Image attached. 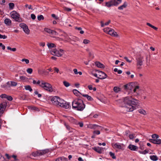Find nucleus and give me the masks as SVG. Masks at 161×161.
<instances>
[{
  "instance_id": "obj_25",
  "label": "nucleus",
  "mask_w": 161,
  "mask_h": 161,
  "mask_svg": "<svg viewBox=\"0 0 161 161\" xmlns=\"http://www.w3.org/2000/svg\"><path fill=\"white\" fill-rule=\"evenodd\" d=\"M47 45V46L49 48H53V47H55V45L53 43H48Z\"/></svg>"
},
{
  "instance_id": "obj_42",
  "label": "nucleus",
  "mask_w": 161,
  "mask_h": 161,
  "mask_svg": "<svg viewBox=\"0 0 161 161\" xmlns=\"http://www.w3.org/2000/svg\"><path fill=\"white\" fill-rule=\"evenodd\" d=\"M7 48L8 50H10L14 52L16 50V49L15 48H11L9 46L7 47Z\"/></svg>"
},
{
  "instance_id": "obj_4",
  "label": "nucleus",
  "mask_w": 161,
  "mask_h": 161,
  "mask_svg": "<svg viewBox=\"0 0 161 161\" xmlns=\"http://www.w3.org/2000/svg\"><path fill=\"white\" fill-rule=\"evenodd\" d=\"M40 87L43 88L44 90L50 92L53 91V88L51 85L44 81L42 82V84L40 85Z\"/></svg>"
},
{
  "instance_id": "obj_64",
  "label": "nucleus",
  "mask_w": 161,
  "mask_h": 161,
  "mask_svg": "<svg viewBox=\"0 0 161 161\" xmlns=\"http://www.w3.org/2000/svg\"><path fill=\"white\" fill-rule=\"evenodd\" d=\"M130 132L129 130H126L125 132V135L127 136L130 133Z\"/></svg>"
},
{
  "instance_id": "obj_40",
  "label": "nucleus",
  "mask_w": 161,
  "mask_h": 161,
  "mask_svg": "<svg viewBox=\"0 0 161 161\" xmlns=\"http://www.w3.org/2000/svg\"><path fill=\"white\" fill-rule=\"evenodd\" d=\"M109 154L112 158L113 159L116 158V157L114 155V154L112 152H109Z\"/></svg>"
},
{
  "instance_id": "obj_26",
  "label": "nucleus",
  "mask_w": 161,
  "mask_h": 161,
  "mask_svg": "<svg viewBox=\"0 0 161 161\" xmlns=\"http://www.w3.org/2000/svg\"><path fill=\"white\" fill-rule=\"evenodd\" d=\"M147 25H148V26L150 27H151L152 28L154 29V30H158V28L156 27H155V26H153V25L151 24L150 23H147Z\"/></svg>"
},
{
  "instance_id": "obj_27",
  "label": "nucleus",
  "mask_w": 161,
  "mask_h": 161,
  "mask_svg": "<svg viewBox=\"0 0 161 161\" xmlns=\"http://www.w3.org/2000/svg\"><path fill=\"white\" fill-rule=\"evenodd\" d=\"M114 91L116 92H118L120 91V89L117 86H115L114 88Z\"/></svg>"
},
{
  "instance_id": "obj_8",
  "label": "nucleus",
  "mask_w": 161,
  "mask_h": 161,
  "mask_svg": "<svg viewBox=\"0 0 161 161\" xmlns=\"http://www.w3.org/2000/svg\"><path fill=\"white\" fill-rule=\"evenodd\" d=\"M143 58L142 56H140V57L137 59H136L137 61V66L138 69H141V67H140L143 64Z\"/></svg>"
},
{
  "instance_id": "obj_21",
  "label": "nucleus",
  "mask_w": 161,
  "mask_h": 161,
  "mask_svg": "<svg viewBox=\"0 0 161 161\" xmlns=\"http://www.w3.org/2000/svg\"><path fill=\"white\" fill-rule=\"evenodd\" d=\"M127 6V4L125 3L123 5L119 7L118 9L119 10H123Z\"/></svg>"
},
{
  "instance_id": "obj_17",
  "label": "nucleus",
  "mask_w": 161,
  "mask_h": 161,
  "mask_svg": "<svg viewBox=\"0 0 161 161\" xmlns=\"http://www.w3.org/2000/svg\"><path fill=\"white\" fill-rule=\"evenodd\" d=\"M95 65L99 68H104V65L101 64L100 63L98 62H96L95 63Z\"/></svg>"
},
{
  "instance_id": "obj_7",
  "label": "nucleus",
  "mask_w": 161,
  "mask_h": 161,
  "mask_svg": "<svg viewBox=\"0 0 161 161\" xmlns=\"http://www.w3.org/2000/svg\"><path fill=\"white\" fill-rule=\"evenodd\" d=\"M11 16L16 21L20 22L21 21V19L19 17V14L15 11L12 12L11 14Z\"/></svg>"
},
{
  "instance_id": "obj_52",
  "label": "nucleus",
  "mask_w": 161,
  "mask_h": 161,
  "mask_svg": "<svg viewBox=\"0 0 161 161\" xmlns=\"http://www.w3.org/2000/svg\"><path fill=\"white\" fill-rule=\"evenodd\" d=\"M93 133L94 134L99 135L100 134V132L99 130H95L93 131Z\"/></svg>"
},
{
  "instance_id": "obj_24",
  "label": "nucleus",
  "mask_w": 161,
  "mask_h": 161,
  "mask_svg": "<svg viewBox=\"0 0 161 161\" xmlns=\"http://www.w3.org/2000/svg\"><path fill=\"white\" fill-rule=\"evenodd\" d=\"M25 89L27 90H29L30 92H31L32 91V88L29 85L26 86H25Z\"/></svg>"
},
{
  "instance_id": "obj_29",
  "label": "nucleus",
  "mask_w": 161,
  "mask_h": 161,
  "mask_svg": "<svg viewBox=\"0 0 161 161\" xmlns=\"http://www.w3.org/2000/svg\"><path fill=\"white\" fill-rule=\"evenodd\" d=\"M75 29L78 31H80V34H83L84 33V31H83L82 30V28L80 27H75Z\"/></svg>"
},
{
  "instance_id": "obj_6",
  "label": "nucleus",
  "mask_w": 161,
  "mask_h": 161,
  "mask_svg": "<svg viewBox=\"0 0 161 161\" xmlns=\"http://www.w3.org/2000/svg\"><path fill=\"white\" fill-rule=\"evenodd\" d=\"M63 51L64 50H63L60 49L58 50H57L56 49H54L51 50V53L53 55L59 57L62 55Z\"/></svg>"
},
{
  "instance_id": "obj_57",
  "label": "nucleus",
  "mask_w": 161,
  "mask_h": 161,
  "mask_svg": "<svg viewBox=\"0 0 161 161\" xmlns=\"http://www.w3.org/2000/svg\"><path fill=\"white\" fill-rule=\"evenodd\" d=\"M7 96V95L5 94H3L0 96V97L1 98H6Z\"/></svg>"
},
{
  "instance_id": "obj_22",
  "label": "nucleus",
  "mask_w": 161,
  "mask_h": 161,
  "mask_svg": "<svg viewBox=\"0 0 161 161\" xmlns=\"http://www.w3.org/2000/svg\"><path fill=\"white\" fill-rule=\"evenodd\" d=\"M56 161H68V159L64 158H59L57 159Z\"/></svg>"
},
{
  "instance_id": "obj_37",
  "label": "nucleus",
  "mask_w": 161,
  "mask_h": 161,
  "mask_svg": "<svg viewBox=\"0 0 161 161\" xmlns=\"http://www.w3.org/2000/svg\"><path fill=\"white\" fill-rule=\"evenodd\" d=\"M114 72H117L118 74H121L122 73V71L121 70H118L117 68H115L114 69Z\"/></svg>"
},
{
  "instance_id": "obj_38",
  "label": "nucleus",
  "mask_w": 161,
  "mask_h": 161,
  "mask_svg": "<svg viewBox=\"0 0 161 161\" xmlns=\"http://www.w3.org/2000/svg\"><path fill=\"white\" fill-rule=\"evenodd\" d=\"M152 137L153 138V139H157L159 137L156 134L152 135Z\"/></svg>"
},
{
  "instance_id": "obj_28",
  "label": "nucleus",
  "mask_w": 161,
  "mask_h": 161,
  "mask_svg": "<svg viewBox=\"0 0 161 161\" xmlns=\"http://www.w3.org/2000/svg\"><path fill=\"white\" fill-rule=\"evenodd\" d=\"M73 92L74 94L76 96L79 95V94L80 93L79 91L76 89H74Z\"/></svg>"
},
{
  "instance_id": "obj_43",
  "label": "nucleus",
  "mask_w": 161,
  "mask_h": 161,
  "mask_svg": "<svg viewBox=\"0 0 161 161\" xmlns=\"http://www.w3.org/2000/svg\"><path fill=\"white\" fill-rule=\"evenodd\" d=\"M63 8L64 10L68 12H70L71 11V8H67V7H64Z\"/></svg>"
},
{
  "instance_id": "obj_20",
  "label": "nucleus",
  "mask_w": 161,
  "mask_h": 161,
  "mask_svg": "<svg viewBox=\"0 0 161 161\" xmlns=\"http://www.w3.org/2000/svg\"><path fill=\"white\" fill-rule=\"evenodd\" d=\"M150 158L153 161H157L158 159V157L156 155L150 156Z\"/></svg>"
},
{
  "instance_id": "obj_55",
  "label": "nucleus",
  "mask_w": 161,
  "mask_h": 161,
  "mask_svg": "<svg viewBox=\"0 0 161 161\" xmlns=\"http://www.w3.org/2000/svg\"><path fill=\"white\" fill-rule=\"evenodd\" d=\"M6 98L9 101H12L13 99V98L12 97L10 96H7Z\"/></svg>"
},
{
  "instance_id": "obj_10",
  "label": "nucleus",
  "mask_w": 161,
  "mask_h": 161,
  "mask_svg": "<svg viewBox=\"0 0 161 161\" xmlns=\"http://www.w3.org/2000/svg\"><path fill=\"white\" fill-rule=\"evenodd\" d=\"M44 31L48 33L53 35H56L58 34V33L56 31L52 30L47 28H45L44 29Z\"/></svg>"
},
{
  "instance_id": "obj_63",
  "label": "nucleus",
  "mask_w": 161,
  "mask_h": 161,
  "mask_svg": "<svg viewBox=\"0 0 161 161\" xmlns=\"http://www.w3.org/2000/svg\"><path fill=\"white\" fill-rule=\"evenodd\" d=\"M124 59L127 62L129 63H131V60H129L127 57H124Z\"/></svg>"
},
{
  "instance_id": "obj_41",
  "label": "nucleus",
  "mask_w": 161,
  "mask_h": 161,
  "mask_svg": "<svg viewBox=\"0 0 161 161\" xmlns=\"http://www.w3.org/2000/svg\"><path fill=\"white\" fill-rule=\"evenodd\" d=\"M17 85V83L16 82L11 81L10 82V86H16Z\"/></svg>"
},
{
  "instance_id": "obj_15",
  "label": "nucleus",
  "mask_w": 161,
  "mask_h": 161,
  "mask_svg": "<svg viewBox=\"0 0 161 161\" xmlns=\"http://www.w3.org/2000/svg\"><path fill=\"white\" fill-rule=\"evenodd\" d=\"M4 22L5 24L7 25H10L11 24V21L9 19H6L4 20Z\"/></svg>"
},
{
  "instance_id": "obj_44",
  "label": "nucleus",
  "mask_w": 161,
  "mask_h": 161,
  "mask_svg": "<svg viewBox=\"0 0 161 161\" xmlns=\"http://www.w3.org/2000/svg\"><path fill=\"white\" fill-rule=\"evenodd\" d=\"M20 26L23 29L25 28V27H26L27 26L24 23H21L20 24Z\"/></svg>"
},
{
  "instance_id": "obj_60",
  "label": "nucleus",
  "mask_w": 161,
  "mask_h": 161,
  "mask_svg": "<svg viewBox=\"0 0 161 161\" xmlns=\"http://www.w3.org/2000/svg\"><path fill=\"white\" fill-rule=\"evenodd\" d=\"M31 17L33 19H35L36 18L35 15L33 14H31Z\"/></svg>"
},
{
  "instance_id": "obj_5",
  "label": "nucleus",
  "mask_w": 161,
  "mask_h": 161,
  "mask_svg": "<svg viewBox=\"0 0 161 161\" xmlns=\"http://www.w3.org/2000/svg\"><path fill=\"white\" fill-rule=\"evenodd\" d=\"M49 152L48 149H45L42 150H40L33 152L32 153V156L35 157L36 156H40L46 154Z\"/></svg>"
},
{
  "instance_id": "obj_59",
  "label": "nucleus",
  "mask_w": 161,
  "mask_h": 161,
  "mask_svg": "<svg viewBox=\"0 0 161 161\" xmlns=\"http://www.w3.org/2000/svg\"><path fill=\"white\" fill-rule=\"evenodd\" d=\"M0 161H5L4 160V158L1 156L0 154Z\"/></svg>"
},
{
  "instance_id": "obj_61",
  "label": "nucleus",
  "mask_w": 161,
  "mask_h": 161,
  "mask_svg": "<svg viewBox=\"0 0 161 161\" xmlns=\"http://www.w3.org/2000/svg\"><path fill=\"white\" fill-rule=\"evenodd\" d=\"M87 99L89 101H92L93 100V98L90 96L89 95H88L86 97Z\"/></svg>"
},
{
  "instance_id": "obj_16",
  "label": "nucleus",
  "mask_w": 161,
  "mask_h": 161,
  "mask_svg": "<svg viewBox=\"0 0 161 161\" xmlns=\"http://www.w3.org/2000/svg\"><path fill=\"white\" fill-rule=\"evenodd\" d=\"M64 125L66 126L68 130L69 131V132H73V130H74L71 128L66 123H64Z\"/></svg>"
},
{
  "instance_id": "obj_18",
  "label": "nucleus",
  "mask_w": 161,
  "mask_h": 161,
  "mask_svg": "<svg viewBox=\"0 0 161 161\" xmlns=\"http://www.w3.org/2000/svg\"><path fill=\"white\" fill-rule=\"evenodd\" d=\"M114 3V6H117L122 1V0H112Z\"/></svg>"
},
{
  "instance_id": "obj_23",
  "label": "nucleus",
  "mask_w": 161,
  "mask_h": 161,
  "mask_svg": "<svg viewBox=\"0 0 161 161\" xmlns=\"http://www.w3.org/2000/svg\"><path fill=\"white\" fill-rule=\"evenodd\" d=\"M23 30L27 34H29L30 30L29 29L27 26L26 27H25V28L23 29Z\"/></svg>"
},
{
  "instance_id": "obj_3",
  "label": "nucleus",
  "mask_w": 161,
  "mask_h": 161,
  "mask_svg": "<svg viewBox=\"0 0 161 161\" xmlns=\"http://www.w3.org/2000/svg\"><path fill=\"white\" fill-rule=\"evenodd\" d=\"M72 106L74 109L82 111L85 108V105L82 100L78 99H75L72 102Z\"/></svg>"
},
{
  "instance_id": "obj_54",
  "label": "nucleus",
  "mask_w": 161,
  "mask_h": 161,
  "mask_svg": "<svg viewBox=\"0 0 161 161\" xmlns=\"http://www.w3.org/2000/svg\"><path fill=\"white\" fill-rule=\"evenodd\" d=\"M150 142L154 144H156V139H151L150 140Z\"/></svg>"
},
{
  "instance_id": "obj_39",
  "label": "nucleus",
  "mask_w": 161,
  "mask_h": 161,
  "mask_svg": "<svg viewBox=\"0 0 161 161\" xmlns=\"http://www.w3.org/2000/svg\"><path fill=\"white\" fill-rule=\"evenodd\" d=\"M21 61L22 62H25V63L26 64H28L29 63V61L28 59H25V58H23L21 60Z\"/></svg>"
},
{
  "instance_id": "obj_51",
  "label": "nucleus",
  "mask_w": 161,
  "mask_h": 161,
  "mask_svg": "<svg viewBox=\"0 0 161 161\" xmlns=\"http://www.w3.org/2000/svg\"><path fill=\"white\" fill-rule=\"evenodd\" d=\"M90 41L88 40L84 39L83 40V43L85 44H87L90 42Z\"/></svg>"
},
{
  "instance_id": "obj_36",
  "label": "nucleus",
  "mask_w": 161,
  "mask_h": 161,
  "mask_svg": "<svg viewBox=\"0 0 161 161\" xmlns=\"http://www.w3.org/2000/svg\"><path fill=\"white\" fill-rule=\"evenodd\" d=\"M130 84H127L124 85V89H130Z\"/></svg>"
},
{
  "instance_id": "obj_33",
  "label": "nucleus",
  "mask_w": 161,
  "mask_h": 161,
  "mask_svg": "<svg viewBox=\"0 0 161 161\" xmlns=\"http://www.w3.org/2000/svg\"><path fill=\"white\" fill-rule=\"evenodd\" d=\"M9 8L10 9H13L14 4L13 3H9Z\"/></svg>"
},
{
  "instance_id": "obj_1",
  "label": "nucleus",
  "mask_w": 161,
  "mask_h": 161,
  "mask_svg": "<svg viewBox=\"0 0 161 161\" xmlns=\"http://www.w3.org/2000/svg\"><path fill=\"white\" fill-rule=\"evenodd\" d=\"M123 102L125 105L123 109L125 113L133 111L136 109L135 106L139 104V101L133 98L131 96L124 97Z\"/></svg>"
},
{
  "instance_id": "obj_32",
  "label": "nucleus",
  "mask_w": 161,
  "mask_h": 161,
  "mask_svg": "<svg viewBox=\"0 0 161 161\" xmlns=\"http://www.w3.org/2000/svg\"><path fill=\"white\" fill-rule=\"evenodd\" d=\"M138 111L139 113H140L141 114H143L144 115H145L146 114V112L144 110L140 109L138 110Z\"/></svg>"
},
{
  "instance_id": "obj_31",
  "label": "nucleus",
  "mask_w": 161,
  "mask_h": 161,
  "mask_svg": "<svg viewBox=\"0 0 161 161\" xmlns=\"http://www.w3.org/2000/svg\"><path fill=\"white\" fill-rule=\"evenodd\" d=\"M63 83L64 86L66 87H68L70 85L69 83L65 81H64Z\"/></svg>"
},
{
  "instance_id": "obj_49",
  "label": "nucleus",
  "mask_w": 161,
  "mask_h": 161,
  "mask_svg": "<svg viewBox=\"0 0 161 161\" xmlns=\"http://www.w3.org/2000/svg\"><path fill=\"white\" fill-rule=\"evenodd\" d=\"M129 137L130 139H132L135 137V135L134 134L129 135Z\"/></svg>"
},
{
  "instance_id": "obj_35",
  "label": "nucleus",
  "mask_w": 161,
  "mask_h": 161,
  "mask_svg": "<svg viewBox=\"0 0 161 161\" xmlns=\"http://www.w3.org/2000/svg\"><path fill=\"white\" fill-rule=\"evenodd\" d=\"M7 105L6 103H3L1 104L0 106L4 110Z\"/></svg>"
},
{
  "instance_id": "obj_2",
  "label": "nucleus",
  "mask_w": 161,
  "mask_h": 161,
  "mask_svg": "<svg viewBox=\"0 0 161 161\" xmlns=\"http://www.w3.org/2000/svg\"><path fill=\"white\" fill-rule=\"evenodd\" d=\"M51 102L54 105L66 109L68 108L69 107V103H66L63 99L57 96L53 97L51 99Z\"/></svg>"
},
{
  "instance_id": "obj_12",
  "label": "nucleus",
  "mask_w": 161,
  "mask_h": 161,
  "mask_svg": "<svg viewBox=\"0 0 161 161\" xmlns=\"http://www.w3.org/2000/svg\"><path fill=\"white\" fill-rule=\"evenodd\" d=\"M113 147L114 148H117L118 149H122V147L121 144L119 143H116L114 144H112Z\"/></svg>"
},
{
  "instance_id": "obj_62",
  "label": "nucleus",
  "mask_w": 161,
  "mask_h": 161,
  "mask_svg": "<svg viewBox=\"0 0 161 161\" xmlns=\"http://www.w3.org/2000/svg\"><path fill=\"white\" fill-rule=\"evenodd\" d=\"M97 128V129L98 130H103V127L99 125Z\"/></svg>"
},
{
  "instance_id": "obj_56",
  "label": "nucleus",
  "mask_w": 161,
  "mask_h": 161,
  "mask_svg": "<svg viewBox=\"0 0 161 161\" xmlns=\"http://www.w3.org/2000/svg\"><path fill=\"white\" fill-rule=\"evenodd\" d=\"M42 82H44V81L43 80H38L36 84L39 85L40 86V85L41 84Z\"/></svg>"
},
{
  "instance_id": "obj_47",
  "label": "nucleus",
  "mask_w": 161,
  "mask_h": 161,
  "mask_svg": "<svg viewBox=\"0 0 161 161\" xmlns=\"http://www.w3.org/2000/svg\"><path fill=\"white\" fill-rule=\"evenodd\" d=\"M4 110V109L0 106V117L3 114Z\"/></svg>"
},
{
  "instance_id": "obj_30",
  "label": "nucleus",
  "mask_w": 161,
  "mask_h": 161,
  "mask_svg": "<svg viewBox=\"0 0 161 161\" xmlns=\"http://www.w3.org/2000/svg\"><path fill=\"white\" fill-rule=\"evenodd\" d=\"M68 119L69 120L71 123H74L75 121V119L71 117H68Z\"/></svg>"
},
{
  "instance_id": "obj_14",
  "label": "nucleus",
  "mask_w": 161,
  "mask_h": 161,
  "mask_svg": "<svg viewBox=\"0 0 161 161\" xmlns=\"http://www.w3.org/2000/svg\"><path fill=\"white\" fill-rule=\"evenodd\" d=\"M105 6L107 7H110L112 6H114V3L112 1V0L110 1L106 2L105 3Z\"/></svg>"
},
{
  "instance_id": "obj_19",
  "label": "nucleus",
  "mask_w": 161,
  "mask_h": 161,
  "mask_svg": "<svg viewBox=\"0 0 161 161\" xmlns=\"http://www.w3.org/2000/svg\"><path fill=\"white\" fill-rule=\"evenodd\" d=\"M93 149L94 150L99 153H102V150L100 147H94Z\"/></svg>"
},
{
  "instance_id": "obj_34",
  "label": "nucleus",
  "mask_w": 161,
  "mask_h": 161,
  "mask_svg": "<svg viewBox=\"0 0 161 161\" xmlns=\"http://www.w3.org/2000/svg\"><path fill=\"white\" fill-rule=\"evenodd\" d=\"M37 19L38 20L40 21L41 20H43L44 19V17L42 15H38L37 16Z\"/></svg>"
},
{
  "instance_id": "obj_11",
  "label": "nucleus",
  "mask_w": 161,
  "mask_h": 161,
  "mask_svg": "<svg viewBox=\"0 0 161 161\" xmlns=\"http://www.w3.org/2000/svg\"><path fill=\"white\" fill-rule=\"evenodd\" d=\"M109 32L108 33V34L111 35V36H117V34L116 32L114 30L110 28V30H108Z\"/></svg>"
},
{
  "instance_id": "obj_58",
  "label": "nucleus",
  "mask_w": 161,
  "mask_h": 161,
  "mask_svg": "<svg viewBox=\"0 0 161 161\" xmlns=\"http://www.w3.org/2000/svg\"><path fill=\"white\" fill-rule=\"evenodd\" d=\"M139 88V87L138 86H136L135 89L133 90V91L134 92H136L137 90Z\"/></svg>"
},
{
  "instance_id": "obj_48",
  "label": "nucleus",
  "mask_w": 161,
  "mask_h": 161,
  "mask_svg": "<svg viewBox=\"0 0 161 161\" xmlns=\"http://www.w3.org/2000/svg\"><path fill=\"white\" fill-rule=\"evenodd\" d=\"M161 144V139H156V144Z\"/></svg>"
},
{
  "instance_id": "obj_45",
  "label": "nucleus",
  "mask_w": 161,
  "mask_h": 161,
  "mask_svg": "<svg viewBox=\"0 0 161 161\" xmlns=\"http://www.w3.org/2000/svg\"><path fill=\"white\" fill-rule=\"evenodd\" d=\"M110 28H106L103 29V31L104 32L108 33L109 31L108 30H110Z\"/></svg>"
},
{
  "instance_id": "obj_9",
  "label": "nucleus",
  "mask_w": 161,
  "mask_h": 161,
  "mask_svg": "<svg viewBox=\"0 0 161 161\" xmlns=\"http://www.w3.org/2000/svg\"><path fill=\"white\" fill-rule=\"evenodd\" d=\"M98 75V78L101 79H105L107 76V75L105 73L101 71H99Z\"/></svg>"
},
{
  "instance_id": "obj_53",
  "label": "nucleus",
  "mask_w": 161,
  "mask_h": 161,
  "mask_svg": "<svg viewBox=\"0 0 161 161\" xmlns=\"http://www.w3.org/2000/svg\"><path fill=\"white\" fill-rule=\"evenodd\" d=\"M7 38V36L5 35H2L0 34V39H5Z\"/></svg>"
},
{
  "instance_id": "obj_50",
  "label": "nucleus",
  "mask_w": 161,
  "mask_h": 161,
  "mask_svg": "<svg viewBox=\"0 0 161 161\" xmlns=\"http://www.w3.org/2000/svg\"><path fill=\"white\" fill-rule=\"evenodd\" d=\"M46 72L45 70H38V72L39 74L42 75L44 73H45Z\"/></svg>"
},
{
  "instance_id": "obj_46",
  "label": "nucleus",
  "mask_w": 161,
  "mask_h": 161,
  "mask_svg": "<svg viewBox=\"0 0 161 161\" xmlns=\"http://www.w3.org/2000/svg\"><path fill=\"white\" fill-rule=\"evenodd\" d=\"M26 71L28 73L31 74L32 72V69L31 68H28L27 69Z\"/></svg>"
},
{
  "instance_id": "obj_13",
  "label": "nucleus",
  "mask_w": 161,
  "mask_h": 161,
  "mask_svg": "<svg viewBox=\"0 0 161 161\" xmlns=\"http://www.w3.org/2000/svg\"><path fill=\"white\" fill-rule=\"evenodd\" d=\"M128 148L133 151H136L138 149V147L132 144H130L128 146Z\"/></svg>"
}]
</instances>
